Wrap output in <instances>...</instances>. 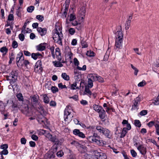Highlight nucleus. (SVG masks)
Masks as SVG:
<instances>
[{"instance_id": "nucleus-1", "label": "nucleus", "mask_w": 159, "mask_h": 159, "mask_svg": "<svg viewBox=\"0 0 159 159\" xmlns=\"http://www.w3.org/2000/svg\"><path fill=\"white\" fill-rule=\"evenodd\" d=\"M86 139L92 143L102 146L104 143L102 138L96 133H93L92 136H88Z\"/></svg>"}, {"instance_id": "nucleus-2", "label": "nucleus", "mask_w": 159, "mask_h": 159, "mask_svg": "<svg viewBox=\"0 0 159 159\" xmlns=\"http://www.w3.org/2000/svg\"><path fill=\"white\" fill-rule=\"evenodd\" d=\"M61 30V29L60 28L58 29L56 28L53 30L52 38L55 42L62 45V39L63 36Z\"/></svg>"}, {"instance_id": "nucleus-3", "label": "nucleus", "mask_w": 159, "mask_h": 159, "mask_svg": "<svg viewBox=\"0 0 159 159\" xmlns=\"http://www.w3.org/2000/svg\"><path fill=\"white\" fill-rule=\"evenodd\" d=\"M12 107L14 109H16V110H18L19 109L27 116H30L29 114V109L27 105L26 104L22 103L21 105H20L19 104V103L17 104L14 103L12 106Z\"/></svg>"}, {"instance_id": "nucleus-4", "label": "nucleus", "mask_w": 159, "mask_h": 159, "mask_svg": "<svg viewBox=\"0 0 159 159\" xmlns=\"http://www.w3.org/2000/svg\"><path fill=\"white\" fill-rule=\"evenodd\" d=\"M72 109L71 107L67 106L64 111V119L65 121H70L72 120L73 116L70 115Z\"/></svg>"}, {"instance_id": "nucleus-5", "label": "nucleus", "mask_w": 159, "mask_h": 159, "mask_svg": "<svg viewBox=\"0 0 159 159\" xmlns=\"http://www.w3.org/2000/svg\"><path fill=\"white\" fill-rule=\"evenodd\" d=\"M42 65V63L41 60H39L35 64L34 71L36 73H41L43 70Z\"/></svg>"}, {"instance_id": "nucleus-6", "label": "nucleus", "mask_w": 159, "mask_h": 159, "mask_svg": "<svg viewBox=\"0 0 159 159\" xmlns=\"http://www.w3.org/2000/svg\"><path fill=\"white\" fill-rule=\"evenodd\" d=\"M46 136L49 141L54 143L55 144L58 145L59 144L60 141L57 138L56 136H52L50 134L48 133Z\"/></svg>"}, {"instance_id": "nucleus-7", "label": "nucleus", "mask_w": 159, "mask_h": 159, "mask_svg": "<svg viewBox=\"0 0 159 159\" xmlns=\"http://www.w3.org/2000/svg\"><path fill=\"white\" fill-rule=\"evenodd\" d=\"M64 52L66 60H70L72 59L73 54L69 47H66Z\"/></svg>"}, {"instance_id": "nucleus-8", "label": "nucleus", "mask_w": 159, "mask_h": 159, "mask_svg": "<svg viewBox=\"0 0 159 159\" xmlns=\"http://www.w3.org/2000/svg\"><path fill=\"white\" fill-rule=\"evenodd\" d=\"M84 82L81 81L80 83V86L78 87L77 86L76 82H75L71 84L70 89L71 90H75L76 89H80L81 87H82V88H84Z\"/></svg>"}, {"instance_id": "nucleus-9", "label": "nucleus", "mask_w": 159, "mask_h": 159, "mask_svg": "<svg viewBox=\"0 0 159 159\" xmlns=\"http://www.w3.org/2000/svg\"><path fill=\"white\" fill-rule=\"evenodd\" d=\"M74 64L77 66V69L80 70H85L86 69V66L85 65H84L82 67H81L79 66V62L76 58H74Z\"/></svg>"}, {"instance_id": "nucleus-10", "label": "nucleus", "mask_w": 159, "mask_h": 159, "mask_svg": "<svg viewBox=\"0 0 159 159\" xmlns=\"http://www.w3.org/2000/svg\"><path fill=\"white\" fill-rule=\"evenodd\" d=\"M8 77L11 78L9 79L10 80H11L10 81L11 83L12 82H14L17 79V75L16 71H12L9 75Z\"/></svg>"}, {"instance_id": "nucleus-11", "label": "nucleus", "mask_w": 159, "mask_h": 159, "mask_svg": "<svg viewBox=\"0 0 159 159\" xmlns=\"http://www.w3.org/2000/svg\"><path fill=\"white\" fill-rule=\"evenodd\" d=\"M123 40L115 39V48L116 49H121L122 48Z\"/></svg>"}, {"instance_id": "nucleus-12", "label": "nucleus", "mask_w": 159, "mask_h": 159, "mask_svg": "<svg viewBox=\"0 0 159 159\" xmlns=\"http://www.w3.org/2000/svg\"><path fill=\"white\" fill-rule=\"evenodd\" d=\"M74 134L78 136L80 138H84L85 137V134L82 132H80L79 129H75L73 130Z\"/></svg>"}, {"instance_id": "nucleus-13", "label": "nucleus", "mask_w": 159, "mask_h": 159, "mask_svg": "<svg viewBox=\"0 0 159 159\" xmlns=\"http://www.w3.org/2000/svg\"><path fill=\"white\" fill-rule=\"evenodd\" d=\"M123 34L121 29L118 30L116 33V40H123Z\"/></svg>"}, {"instance_id": "nucleus-14", "label": "nucleus", "mask_w": 159, "mask_h": 159, "mask_svg": "<svg viewBox=\"0 0 159 159\" xmlns=\"http://www.w3.org/2000/svg\"><path fill=\"white\" fill-rule=\"evenodd\" d=\"M37 30L39 34L42 36L44 35L47 33V29L46 28H42L38 27L37 28Z\"/></svg>"}, {"instance_id": "nucleus-15", "label": "nucleus", "mask_w": 159, "mask_h": 159, "mask_svg": "<svg viewBox=\"0 0 159 159\" xmlns=\"http://www.w3.org/2000/svg\"><path fill=\"white\" fill-rule=\"evenodd\" d=\"M102 134L106 137L111 139L112 135V133L108 129L105 128Z\"/></svg>"}, {"instance_id": "nucleus-16", "label": "nucleus", "mask_w": 159, "mask_h": 159, "mask_svg": "<svg viewBox=\"0 0 159 159\" xmlns=\"http://www.w3.org/2000/svg\"><path fill=\"white\" fill-rule=\"evenodd\" d=\"M32 102L34 105L39 103V97L38 95H34L30 97Z\"/></svg>"}, {"instance_id": "nucleus-17", "label": "nucleus", "mask_w": 159, "mask_h": 159, "mask_svg": "<svg viewBox=\"0 0 159 159\" xmlns=\"http://www.w3.org/2000/svg\"><path fill=\"white\" fill-rule=\"evenodd\" d=\"M138 150L139 151L140 153L142 155H144L146 154L147 151L146 148L142 145H140L137 147Z\"/></svg>"}, {"instance_id": "nucleus-18", "label": "nucleus", "mask_w": 159, "mask_h": 159, "mask_svg": "<svg viewBox=\"0 0 159 159\" xmlns=\"http://www.w3.org/2000/svg\"><path fill=\"white\" fill-rule=\"evenodd\" d=\"M47 45V44L46 43H41L36 46V49L38 51H43L45 49Z\"/></svg>"}, {"instance_id": "nucleus-19", "label": "nucleus", "mask_w": 159, "mask_h": 159, "mask_svg": "<svg viewBox=\"0 0 159 159\" xmlns=\"http://www.w3.org/2000/svg\"><path fill=\"white\" fill-rule=\"evenodd\" d=\"M24 60V58L23 56V54L21 53H19L18 54L17 57L16 62L17 65H18V63L21 62Z\"/></svg>"}, {"instance_id": "nucleus-20", "label": "nucleus", "mask_w": 159, "mask_h": 159, "mask_svg": "<svg viewBox=\"0 0 159 159\" xmlns=\"http://www.w3.org/2000/svg\"><path fill=\"white\" fill-rule=\"evenodd\" d=\"M97 75H98L96 74H90L88 75V79H90L92 80L96 81L97 80Z\"/></svg>"}, {"instance_id": "nucleus-21", "label": "nucleus", "mask_w": 159, "mask_h": 159, "mask_svg": "<svg viewBox=\"0 0 159 159\" xmlns=\"http://www.w3.org/2000/svg\"><path fill=\"white\" fill-rule=\"evenodd\" d=\"M98 112L99 113V117L101 119H103L104 118L106 112L102 108Z\"/></svg>"}, {"instance_id": "nucleus-22", "label": "nucleus", "mask_w": 159, "mask_h": 159, "mask_svg": "<svg viewBox=\"0 0 159 159\" xmlns=\"http://www.w3.org/2000/svg\"><path fill=\"white\" fill-rule=\"evenodd\" d=\"M78 14L82 16V18L83 19V16H84L85 14V7L83 6L80 9L78 12Z\"/></svg>"}, {"instance_id": "nucleus-23", "label": "nucleus", "mask_w": 159, "mask_h": 159, "mask_svg": "<svg viewBox=\"0 0 159 159\" xmlns=\"http://www.w3.org/2000/svg\"><path fill=\"white\" fill-rule=\"evenodd\" d=\"M89 87H87L85 86V90L84 92V94L87 95L89 96L90 98H91V91L89 89Z\"/></svg>"}, {"instance_id": "nucleus-24", "label": "nucleus", "mask_w": 159, "mask_h": 159, "mask_svg": "<svg viewBox=\"0 0 159 159\" xmlns=\"http://www.w3.org/2000/svg\"><path fill=\"white\" fill-rule=\"evenodd\" d=\"M8 49L5 46L3 47L0 49V52L2 53V56H4L8 52Z\"/></svg>"}, {"instance_id": "nucleus-25", "label": "nucleus", "mask_w": 159, "mask_h": 159, "mask_svg": "<svg viewBox=\"0 0 159 159\" xmlns=\"http://www.w3.org/2000/svg\"><path fill=\"white\" fill-rule=\"evenodd\" d=\"M46 155L49 158H54L55 157V155L53 154V153L50 151L46 154Z\"/></svg>"}, {"instance_id": "nucleus-26", "label": "nucleus", "mask_w": 159, "mask_h": 159, "mask_svg": "<svg viewBox=\"0 0 159 159\" xmlns=\"http://www.w3.org/2000/svg\"><path fill=\"white\" fill-rule=\"evenodd\" d=\"M35 108L38 111H43V108L41 105V104L39 103L35 104Z\"/></svg>"}, {"instance_id": "nucleus-27", "label": "nucleus", "mask_w": 159, "mask_h": 159, "mask_svg": "<svg viewBox=\"0 0 159 159\" xmlns=\"http://www.w3.org/2000/svg\"><path fill=\"white\" fill-rule=\"evenodd\" d=\"M104 128L100 125H97L96 127V130L100 133H102Z\"/></svg>"}, {"instance_id": "nucleus-28", "label": "nucleus", "mask_w": 159, "mask_h": 159, "mask_svg": "<svg viewBox=\"0 0 159 159\" xmlns=\"http://www.w3.org/2000/svg\"><path fill=\"white\" fill-rule=\"evenodd\" d=\"M53 63L55 67H61L63 66V65L60 61H53Z\"/></svg>"}, {"instance_id": "nucleus-29", "label": "nucleus", "mask_w": 159, "mask_h": 159, "mask_svg": "<svg viewBox=\"0 0 159 159\" xmlns=\"http://www.w3.org/2000/svg\"><path fill=\"white\" fill-rule=\"evenodd\" d=\"M127 130L126 128H124L122 130V132L121 134L120 137L123 138L124 137L126 133H127Z\"/></svg>"}, {"instance_id": "nucleus-30", "label": "nucleus", "mask_w": 159, "mask_h": 159, "mask_svg": "<svg viewBox=\"0 0 159 159\" xmlns=\"http://www.w3.org/2000/svg\"><path fill=\"white\" fill-rule=\"evenodd\" d=\"M93 107L95 111L98 112L102 108L101 106L97 105H93Z\"/></svg>"}, {"instance_id": "nucleus-31", "label": "nucleus", "mask_w": 159, "mask_h": 159, "mask_svg": "<svg viewBox=\"0 0 159 159\" xmlns=\"http://www.w3.org/2000/svg\"><path fill=\"white\" fill-rule=\"evenodd\" d=\"M74 73L75 79L80 80L81 78V74L75 71L74 72Z\"/></svg>"}, {"instance_id": "nucleus-32", "label": "nucleus", "mask_w": 159, "mask_h": 159, "mask_svg": "<svg viewBox=\"0 0 159 159\" xmlns=\"http://www.w3.org/2000/svg\"><path fill=\"white\" fill-rule=\"evenodd\" d=\"M62 77L65 80H69L70 79V77L69 75H67L65 73H63L61 74Z\"/></svg>"}, {"instance_id": "nucleus-33", "label": "nucleus", "mask_w": 159, "mask_h": 159, "mask_svg": "<svg viewBox=\"0 0 159 159\" xmlns=\"http://www.w3.org/2000/svg\"><path fill=\"white\" fill-rule=\"evenodd\" d=\"M70 2V0H66L65 3L63 4V7H62V9L64 8H66V9H68Z\"/></svg>"}, {"instance_id": "nucleus-34", "label": "nucleus", "mask_w": 159, "mask_h": 159, "mask_svg": "<svg viewBox=\"0 0 159 159\" xmlns=\"http://www.w3.org/2000/svg\"><path fill=\"white\" fill-rule=\"evenodd\" d=\"M141 96L140 95H139L138 97H136L134 100V103H136V104L139 105L140 102L141 101Z\"/></svg>"}, {"instance_id": "nucleus-35", "label": "nucleus", "mask_w": 159, "mask_h": 159, "mask_svg": "<svg viewBox=\"0 0 159 159\" xmlns=\"http://www.w3.org/2000/svg\"><path fill=\"white\" fill-rule=\"evenodd\" d=\"M93 81L90 79H88V85L87 87H88L90 88H92L93 86Z\"/></svg>"}, {"instance_id": "nucleus-36", "label": "nucleus", "mask_w": 159, "mask_h": 159, "mask_svg": "<svg viewBox=\"0 0 159 159\" xmlns=\"http://www.w3.org/2000/svg\"><path fill=\"white\" fill-rule=\"evenodd\" d=\"M86 55L89 57H93L94 56V53L91 51H88L86 53Z\"/></svg>"}, {"instance_id": "nucleus-37", "label": "nucleus", "mask_w": 159, "mask_h": 159, "mask_svg": "<svg viewBox=\"0 0 159 159\" xmlns=\"http://www.w3.org/2000/svg\"><path fill=\"white\" fill-rule=\"evenodd\" d=\"M51 89L52 92L53 93H56L58 91V88L56 86H52Z\"/></svg>"}, {"instance_id": "nucleus-38", "label": "nucleus", "mask_w": 159, "mask_h": 159, "mask_svg": "<svg viewBox=\"0 0 159 159\" xmlns=\"http://www.w3.org/2000/svg\"><path fill=\"white\" fill-rule=\"evenodd\" d=\"M43 99L44 102L46 103H48L49 102V98L45 94L43 96Z\"/></svg>"}, {"instance_id": "nucleus-39", "label": "nucleus", "mask_w": 159, "mask_h": 159, "mask_svg": "<svg viewBox=\"0 0 159 159\" xmlns=\"http://www.w3.org/2000/svg\"><path fill=\"white\" fill-rule=\"evenodd\" d=\"M130 66L131 68L134 70V75H137L138 73L139 72V70L135 67L133 65L131 64Z\"/></svg>"}, {"instance_id": "nucleus-40", "label": "nucleus", "mask_w": 159, "mask_h": 159, "mask_svg": "<svg viewBox=\"0 0 159 159\" xmlns=\"http://www.w3.org/2000/svg\"><path fill=\"white\" fill-rule=\"evenodd\" d=\"M16 97L18 100L20 101H23V98L22 94L21 93H19L17 94Z\"/></svg>"}, {"instance_id": "nucleus-41", "label": "nucleus", "mask_w": 159, "mask_h": 159, "mask_svg": "<svg viewBox=\"0 0 159 159\" xmlns=\"http://www.w3.org/2000/svg\"><path fill=\"white\" fill-rule=\"evenodd\" d=\"M135 126L136 127H140L141 126V124L140 121L139 120H135L134 122Z\"/></svg>"}, {"instance_id": "nucleus-42", "label": "nucleus", "mask_w": 159, "mask_h": 159, "mask_svg": "<svg viewBox=\"0 0 159 159\" xmlns=\"http://www.w3.org/2000/svg\"><path fill=\"white\" fill-rule=\"evenodd\" d=\"M81 44L82 48H86L88 46V44L84 40H81Z\"/></svg>"}, {"instance_id": "nucleus-43", "label": "nucleus", "mask_w": 159, "mask_h": 159, "mask_svg": "<svg viewBox=\"0 0 159 159\" xmlns=\"http://www.w3.org/2000/svg\"><path fill=\"white\" fill-rule=\"evenodd\" d=\"M76 19L75 15L74 13H71L70 16V20L72 21Z\"/></svg>"}, {"instance_id": "nucleus-44", "label": "nucleus", "mask_w": 159, "mask_h": 159, "mask_svg": "<svg viewBox=\"0 0 159 159\" xmlns=\"http://www.w3.org/2000/svg\"><path fill=\"white\" fill-rule=\"evenodd\" d=\"M57 147L56 146H55L53 145L51 148V149L50 151H51L54 154L55 152H56L57 150Z\"/></svg>"}, {"instance_id": "nucleus-45", "label": "nucleus", "mask_w": 159, "mask_h": 159, "mask_svg": "<svg viewBox=\"0 0 159 159\" xmlns=\"http://www.w3.org/2000/svg\"><path fill=\"white\" fill-rule=\"evenodd\" d=\"M36 18L39 20L40 21H42L44 20V17L42 15H38L36 16Z\"/></svg>"}, {"instance_id": "nucleus-46", "label": "nucleus", "mask_w": 159, "mask_h": 159, "mask_svg": "<svg viewBox=\"0 0 159 159\" xmlns=\"http://www.w3.org/2000/svg\"><path fill=\"white\" fill-rule=\"evenodd\" d=\"M146 84V82L144 80H143L142 81L140 82L138 84V86L139 87H142L144 86Z\"/></svg>"}, {"instance_id": "nucleus-47", "label": "nucleus", "mask_w": 159, "mask_h": 159, "mask_svg": "<svg viewBox=\"0 0 159 159\" xmlns=\"http://www.w3.org/2000/svg\"><path fill=\"white\" fill-rule=\"evenodd\" d=\"M68 32L71 35H73L75 33V29L73 28H70L68 30Z\"/></svg>"}, {"instance_id": "nucleus-48", "label": "nucleus", "mask_w": 159, "mask_h": 159, "mask_svg": "<svg viewBox=\"0 0 159 159\" xmlns=\"http://www.w3.org/2000/svg\"><path fill=\"white\" fill-rule=\"evenodd\" d=\"M139 105L133 102V104L132 106V110H137Z\"/></svg>"}, {"instance_id": "nucleus-49", "label": "nucleus", "mask_w": 159, "mask_h": 159, "mask_svg": "<svg viewBox=\"0 0 159 159\" xmlns=\"http://www.w3.org/2000/svg\"><path fill=\"white\" fill-rule=\"evenodd\" d=\"M87 129H89V130H92L93 133L96 131V129L95 127L94 126H90L87 127Z\"/></svg>"}, {"instance_id": "nucleus-50", "label": "nucleus", "mask_w": 159, "mask_h": 159, "mask_svg": "<svg viewBox=\"0 0 159 159\" xmlns=\"http://www.w3.org/2000/svg\"><path fill=\"white\" fill-rule=\"evenodd\" d=\"M155 126L156 129V133L158 135H159V123L155 124Z\"/></svg>"}, {"instance_id": "nucleus-51", "label": "nucleus", "mask_w": 159, "mask_h": 159, "mask_svg": "<svg viewBox=\"0 0 159 159\" xmlns=\"http://www.w3.org/2000/svg\"><path fill=\"white\" fill-rule=\"evenodd\" d=\"M12 46L13 48H16L18 46V44L16 41H13L12 43Z\"/></svg>"}, {"instance_id": "nucleus-52", "label": "nucleus", "mask_w": 159, "mask_h": 159, "mask_svg": "<svg viewBox=\"0 0 159 159\" xmlns=\"http://www.w3.org/2000/svg\"><path fill=\"white\" fill-rule=\"evenodd\" d=\"M10 60L9 61V63L10 64L12 63V61L14 59V57L13 53H11L9 57Z\"/></svg>"}, {"instance_id": "nucleus-53", "label": "nucleus", "mask_w": 159, "mask_h": 159, "mask_svg": "<svg viewBox=\"0 0 159 159\" xmlns=\"http://www.w3.org/2000/svg\"><path fill=\"white\" fill-rule=\"evenodd\" d=\"M30 22V21H28L26 22H25L24 24V25H23V26L22 27V30H21V33H25V32H24V29H26V25H27V23H28Z\"/></svg>"}, {"instance_id": "nucleus-54", "label": "nucleus", "mask_w": 159, "mask_h": 159, "mask_svg": "<svg viewBox=\"0 0 159 159\" xmlns=\"http://www.w3.org/2000/svg\"><path fill=\"white\" fill-rule=\"evenodd\" d=\"M34 7L33 6H30L27 8V11L29 12H31L34 10Z\"/></svg>"}, {"instance_id": "nucleus-55", "label": "nucleus", "mask_w": 159, "mask_h": 159, "mask_svg": "<svg viewBox=\"0 0 159 159\" xmlns=\"http://www.w3.org/2000/svg\"><path fill=\"white\" fill-rule=\"evenodd\" d=\"M55 54L57 56H60L61 53L60 52V50L58 48H57L55 49Z\"/></svg>"}, {"instance_id": "nucleus-56", "label": "nucleus", "mask_w": 159, "mask_h": 159, "mask_svg": "<svg viewBox=\"0 0 159 159\" xmlns=\"http://www.w3.org/2000/svg\"><path fill=\"white\" fill-rule=\"evenodd\" d=\"M131 22L129 21H126L125 24V29L126 30H128L129 28V27L130 25Z\"/></svg>"}, {"instance_id": "nucleus-57", "label": "nucleus", "mask_w": 159, "mask_h": 159, "mask_svg": "<svg viewBox=\"0 0 159 159\" xmlns=\"http://www.w3.org/2000/svg\"><path fill=\"white\" fill-rule=\"evenodd\" d=\"M64 154V153L62 151H60L57 152V155L58 157H62Z\"/></svg>"}, {"instance_id": "nucleus-58", "label": "nucleus", "mask_w": 159, "mask_h": 159, "mask_svg": "<svg viewBox=\"0 0 159 159\" xmlns=\"http://www.w3.org/2000/svg\"><path fill=\"white\" fill-rule=\"evenodd\" d=\"M159 122L157 124H159ZM156 123H155L153 121H151L149 122L148 124L147 125L149 127H152L153 125H155Z\"/></svg>"}, {"instance_id": "nucleus-59", "label": "nucleus", "mask_w": 159, "mask_h": 159, "mask_svg": "<svg viewBox=\"0 0 159 159\" xmlns=\"http://www.w3.org/2000/svg\"><path fill=\"white\" fill-rule=\"evenodd\" d=\"M147 113L148 112L147 110H144L140 111V114L142 116H143L146 115Z\"/></svg>"}, {"instance_id": "nucleus-60", "label": "nucleus", "mask_w": 159, "mask_h": 159, "mask_svg": "<svg viewBox=\"0 0 159 159\" xmlns=\"http://www.w3.org/2000/svg\"><path fill=\"white\" fill-rule=\"evenodd\" d=\"M19 37L21 41H23L25 39V36L24 34H20L19 35Z\"/></svg>"}, {"instance_id": "nucleus-61", "label": "nucleus", "mask_w": 159, "mask_h": 159, "mask_svg": "<svg viewBox=\"0 0 159 159\" xmlns=\"http://www.w3.org/2000/svg\"><path fill=\"white\" fill-rule=\"evenodd\" d=\"M109 54V53H108V54L107 53V51L104 56V59H103L104 61H107L108 60Z\"/></svg>"}, {"instance_id": "nucleus-62", "label": "nucleus", "mask_w": 159, "mask_h": 159, "mask_svg": "<svg viewBox=\"0 0 159 159\" xmlns=\"http://www.w3.org/2000/svg\"><path fill=\"white\" fill-rule=\"evenodd\" d=\"M8 20H14V16L12 14H10L8 16Z\"/></svg>"}, {"instance_id": "nucleus-63", "label": "nucleus", "mask_w": 159, "mask_h": 159, "mask_svg": "<svg viewBox=\"0 0 159 159\" xmlns=\"http://www.w3.org/2000/svg\"><path fill=\"white\" fill-rule=\"evenodd\" d=\"M154 103L155 105H159V95L157 97V99L155 100Z\"/></svg>"}, {"instance_id": "nucleus-64", "label": "nucleus", "mask_w": 159, "mask_h": 159, "mask_svg": "<svg viewBox=\"0 0 159 159\" xmlns=\"http://www.w3.org/2000/svg\"><path fill=\"white\" fill-rule=\"evenodd\" d=\"M97 80L98 81L100 82H102L104 81L103 79L101 77L98 76V75H97Z\"/></svg>"}]
</instances>
